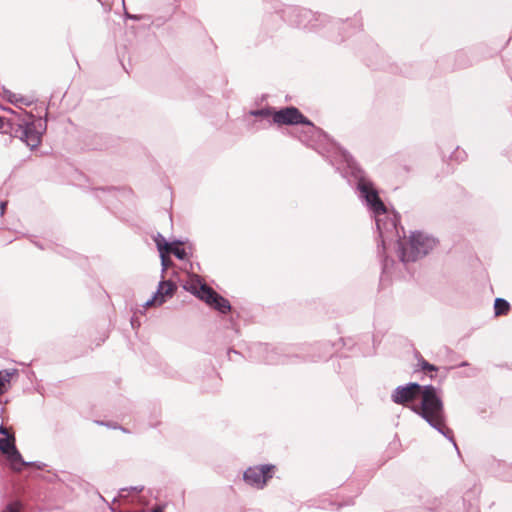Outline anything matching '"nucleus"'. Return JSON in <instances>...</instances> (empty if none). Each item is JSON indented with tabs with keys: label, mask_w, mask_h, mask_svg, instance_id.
<instances>
[{
	"label": "nucleus",
	"mask_w": 512,
	"mask_h": 512,
	"mask_svg": "<svg viewBox=\"0 0 512 512\" xmlns=\"http://www.w3.org/2000/svg\"><path fill=\"white\" fill-rule=\"evenodd\" d=\"M126 16H127L128 18H130V19H133V20H139V19H140V17H139V16H137V15H130V14H126Z\"/></svg>",
	"instance_id": "30"
},
{
	"label": "nucleus",
	"mask_w": 512,
	"mask_h": 512,
	"mask_svg": "<svg viewBox=\"0 0 512 512\" xmlns=\"http://www.w3.org/2000/svg\"><path fill=\"white\" fill-rule=\"evenodd\" d=\"M0 451L6 455L11 469L16 472H21V467L18 464H28L27 461L23 460L22 455L15 446L14 435L0 438Z\"/></svg>",
	"instance_id": "8"
},
{
	"label": "nucleus",
	"mask_w": 512,
	"mask_h": 512,
	"mask_svg": "<svg viewBox=\"0 0 512 512\" xmlns=\"http://www.w3.org/2000/svg\"><path fill=\"white\" fill-rule=\"evenodd\" d=\"M420 396V406H412V410L421 416L432 428L451 441L454 447L457 448L453 431L446 426L444 404L436 387L432 385L423 386Z\"/></svg>",
	"instance_id": "2"
},
{
	"label": "nucleus",
	"mask_w": 512,
	"mask_h": 512,
	"mask_svg": "<svg viewBox=\"0 0 512 512\" xmlns=\"http://www.w3.org/2000/svg\"><path fill=\"white\" fill-rule=\"evenodd\" d=\"M149 512H163V508L161 506H157L156 508L152 509Z\"/></svg>",
	"instance_id": "29"
},
{
	"label": "nucleus",
	"mask_w": 512,
	"mask_h": 512,
	"mask_svg": "<svg viewBox=\"0 0 512 512\" xmlns=\"http://www.w3.org/2000/svg\"><path fill=\"white\" fill-rule=\"evenodd\" d=\"M418 364L421 367V369L424 371H437L438 370V368L435 365L430 364L429 362H427L424 359L419 360Z\"/></svg>",
	"instance_id": "22"
},
{
	"label": "nucleus",
	"mask_w": 512,
	"mask_h": 512,
	"mask_svg": "<svg viewBox=\"0 0 512 512\" xmlns=\"http://www.w3.org/2000/svg\"><path fill=\"white\" fill-rule=\"evenodd\" d=\"M250 115L254 117L268 118L270 116L273 117V112L268 108H263L250 111Z\"/></svg>",
	"instance_id": "18"
},
{
	"label": "nucleus",
	"mask_w": 512,
	"mask_h": 512,
	"mask_svg": "<svg viewBox=\"0 0 512 512\" xmlns=\"http://www.w3.org/2000/svg\"><path fill=\"white\" fill-rule=\"evenodd\" d=\"M29 464H18V466L21 467V469L24 467V466H34L36 467L37 469H43L45 467V464L42 463V462H28Z\"/></svg>",
	"instance_id": "23"
},
{
	"label": "nucleus",
	"mask_w": 512,
	"mask_h": 512,
	"mask_svg": "<svg viewBox=\"0 0 512 512\" xmlns=\"http://www.w3.org/2000/svg\"><path fill=\"white\" fill-rule=\"evenodd\" d=\"M155 242H159L160 245L166 250L168 254H173L179 260H184L187 257V252L184 248L179 247L182 244L181 241H174L169 243L166 239L158 233L154 238Z\"/></svg>",
	"instance_id": "11"
},
{
	"label": "nucleus",
	"mask_w": 512,
	"mask_h": 512,
	"mask_svg": "<svg viewBox=\"0 0 512 512\" xmlns=\"http://www.w3.org/2000/svg\"><path fill=\"white\" fill-rule=\"evenodd\" d=\"M111 511L112 512H116L115 509L113 507H110Z\"/></svg>",
	"instance_id": "32"
},
{
	"label": "nucleus",
	"mask_w": 512,
	"mask_h": 512,
	"mask_svg": "<svg viewBox=\"0 0 512 512\" xmlns=\"http://www.w3.org/2000/svg\"><path fill=\"white\" fill-rule=\"evenodd\" d=\"M4 110L7 111L8 113H11V114L17 116L20 122H21V119H23V118H26V119L27 118H29V119L33 118L32 114H29V113H27L24 110H21V112H17L15 110L11 109V108H4Z\"/></svg>",
	"instance_id": "19"
},
{
	"label": "nucleus",
	"mask_w": 512,
	"mask_h": 512,
	"mask_svg": "<svg viewBox=\"0 0 512 512\" xmlns=\"http://www.w3.org/2000/svg\"><path fill=\"white\" fill-rule=\"evenodd\" d=\"M296 25H297V26H302V27H304V28H306V27H307V24H306L302 19H301V20H299V21H297V22H296Z\"/></svg>",
	"instance_id": "28"
},
{
	"label": "nucleus",
	"mask_w": 512,
	"mask_h": 512,
	"mask_svg": "<svg viewBox=\"0 0 512 512\" xmlns=\"http://www.w3.org/2000/svg\"><path fill=\"white\" fill-rule=\"evenodd\" d=\"M0 434L5 435L6 437H7V436H10V435L8 434L7 429H6L3 425H0Z\"/></svg>",
	"instance_id": "27"
},
{
	"label": "nucleus",
	"mask_w": 512,
	"mask_h": 512,
	"mask_svg": "<svg viewBox=\"0 0 512 512\" xmlns=\"http://www.w3.org/2000/svg\"><path fill=\"white\" fill-rule=\"evenodd\" d=\"M6 205H7V202H1L0 203V215L2 216L5 212V208H6Z\"/></svg>",
	"instance_id": "26"
},
{
	"label": "nucleus",
	"mask_w": 512,
	"mask_h": 512,
	"mask_svg": "<svg viewBox=\"0 0 512 512\" xmlns=\"http://www.w3.org/2000/svg\"><path fill=\"white\" fill-rule=\"evenodd\" d=\"M274 469L275 466L269 464L249 467L244 472L243 479L250 486L261 489L273 477Z\"/></svg>",
	"instance_id": "6"
},
{
	"label": "nucleus",
	"mask_w": 512,
	"mask_h": 512,
	"mask_svg": "<svg viewBox=\"0 0 512 512\" xmlns=\"http://www.w3.org/2000/svg\"><path fill=\"white\" fill-rule=\"evenodd\" d=\"M391 263H393V260H391ZM390 260L388 257H384L382 259V266H383V272L386 273L389 269Z\"/></svg>",
	"instance_id": "24"
},
{
	"label": "nucleus",
	"mask_w": 512,
	"mask_h": 512,
	"mask_svg": "<svg viewBox=\"0 0 512 512\" xmlns=\"http://www.w3.org/2000/svg\"><path fill=\"white\" fill-rule=\"evenodd\" d=\"M144 490V486L142 485H139V486H131L129 488H122L120 489V492H119V498H122V497H125L124 495V492L126 491H133V492H137V493H140Z\"/></svg>",
	"instance_id": "21"
},
{
	"label": "nucleus",
	"mask_w": 512,
	"mask_h": 512,
	"mask_svg": "<svg viewBox=\"0 0 512 512\" xmlns=\"http://www.w3.org/2000/svg\"><path fill=\"white\" fill-rule=\"evenodd\" d=\"M2 125H3V118L0 117V128L2 127Z\"/></svg>",
	"instance_id": "31"
},
{
	"label": "nucleus",
	"mask_w": 512,
	"mask_h": 512,
	"mask_svg": "<svg viewBox=\"0 0 512 512\" xmlns=\"http://www.w3.org/2000/svg\"><path fill=\"white\" fill-rule=\"evenodd\" d=\"M155 243H156L157 249L160 253L162 273H164L172 265L173 262H172L171 258L168 256V253L166 252V250L160 245V243L159 242H155Z\"/></svg>",
	"instance_id": "16"
},
{
	"label": "nucleus",
	"mask_w": 512,
	"mask_h": 512,
	"mask_svg": "<svg viewBox=\"0 0 512 512\" xmlns=\"http://www.w3.org/2000/svg\"><path fill=\"white\" fill-rule=\"evenodd\" d=\"M11 132L30 149L37 148L41 143L42 131L37 129L36 123L29 118H23L15 125L11 124Z\"/></svg>",
	"instance_id": "4"
},
{
	"label": "nucleus",
	"mask_w": 512,
	"mask_h": 512,
	"mask_svg": "<svg viewBox=\"0 0 512 512\" xmlns=\"http://www.w3.org/2000/svg\"><path fill=\"white\" fill-rule=\"evenodd\" d=\"M398 222H396V225ZM389 239L386 240V245L394 242L397 246L399 259L403 262H414L419 258L424 257L431 251L435 245L436 240L426 234L421 232H413L410 236V240L408 246L405 247L404 243L401 240V236L399 234L398 227L396 226V231L394 233L389 234Z\"/></svg>",
	"instance_id": "3"
},
{
	"label": "nucleus",
	"mask_w": 512,
	"mask_h": 512,
	"mask_svg": "<svg viewBox=\"0 0 512 512\" xmlns=\"http://www.w3.org/2000/svg\"><path fill=\"white\" fill-rule=\"evenodd\" d=\"M299 16H300L301 18H305V19H307V18L312 17V16H313V14H312V12H311V11H308V10H301V11H299Z\"/></svg>",
	"instance_id": "25"
},
{
	"label": "nucleus",
	"mask_w": 512,
	"mask_h": 512,
	"mask_svg": "<svg viewBox=\"0 0 512 512\" xmlns=\"http://www.w3.org/2000/svg\"><path fill=\"white\" fill-rule=\"evenodd\" d=\"M510 309V304L503 298H496L494 302V311L496 316L505 315Z\"/></svg>",
	"instance_id": "15"
},
{
	"label": "nucleus",
	"mask_w": 512,
	"mask_h": 512,
	"mask_svg": "<svg viewBox=\"0 0 512 512\" xmlns=\"http://www.w3.org/2000/svg\"><path fill=\"white\" fill-rule=\"evenodd\" d=\"M21 504L20 502L16 501L13 503H9L6 505V507L1 512H20Z\"/></svg>",
	"instance_id": "20"
},
{
	"label": "nucleus",
	"mask_w": 512,
	"mask_h": 512,
	"mask_svg": "<svg viewBox=\"0 0 512 512\" xmlns=\"http://www.w3.org/2000/svg\"><path fill=\"white\" fill-rule=\"evenodd\" d=\"M253 352L263 354L262 360L268 364H278L282 361L279 359L278 353L267 344L259 343L254 346Z\"/></svg>",
	"instance_id": "12"
},
{
	"label": "nucleus",
	"mask_w": 512,
	"mask_h": 512,
	"mask_svg": "<svg viewBox=\"0 0 512 512\" xmlns=\"http://www.w3.org/2000/svg\"><path fill=\"white\" fill-rule=\"evenodd\" d=\"M423 390V386L417 382H410L403 386H398L391 394V400L395 404L405 405L413 401Z\"/></svg>",
	"instance_id": "9"
},
{
	"label": "nucleus",
	"mask_w": 512,
	"mask_h": 512,
	"mask_svg": "<svg viewBox=\"0 0 512 512\" xmlns=\"http://www.w3.org/2000/svg\"><path fill=\"white\" fill-rule=\"evenodd\" d=\"M176 289V284L171 280L160 281L153 297L145 302V307H149L151 305H162L168 298L173 296Z\"/></svg>",
	"instance_id": "10"
},
{
	"label": "nucleus",
	"mask_w": 512,
	"mask_h": 512,
	"mask_svg": "<svg viewBox=\"0 0 512 512\" xmlns=\"http://www.w3.org/2000/svg\"><path fill=\"white\" fill-rule=\"evenodd\" d=\"M13 372L8 370L0 371V395L6 391V384L10 382Z\"/></svg>",
	"instance_id": "17"
},
{
	"label": "nucleus",
	"mask_w": 512,
	"mask_h": 512,
	"mask_svg": "<svg viewBox=\"0 0 512 512\" xmlns=\"http://www.w3.org/2000/svg\"><path fill=\"white\" fill-rule=\"evenodd\" d=\"M194 293L199 299L205 301L208 305L213 306L222 314H226L231 310L229 301L205 283L200 284L199 289L195 290Z\"/></svg>",
	"instance_id": "7"
},
{
	"label": "nucleus",
	"mask_w": 512,
	"mask_h": 512,
	"mask_svg": "<svg viewBox=\"0 0 512 512\" xmlns=\"http://www.w3.org/2000/svg\"><path fill=\"white\" fill-rule=\"evenodd\" d=\"M273 123L278 125H305L310 132H316V126L296 107H286L273 112Z\"/></svg>",
	"instance_id": "5"
},
{
	"label": "nucleus",
	"mask_w": 512,
	"mask_h": 512,
	"mask_svg": "<svg viewBox=\"0 0 512 512\" xmlns=\"http://www.w3.org/2000/svg\"><path fill=\"white\" fill-rule=\"evenodd\" d=\"M323 135L322 130L316 127V132H310V129L303 125V128L298 132V139L307 146L314 147L316 141Z\"/></svg>",
	"instance_id": "13"
},
{
	"label": "nucleus",
	"mask_w": 512,
	"mask_h": 512,
	"mask_svg": "<svg viewBox=\"0 0 512 512\" xmlns=\"http://www.w3.org/2000/svg\"><path fill=\"white\" fill-rule=\"evenodd\" d=\"M340 155L343 162L351 170V172L358 178L357 189L359 196L363 199L367 207L373 212L376 222V227L381 239V248L384 252L386 249V240L390 235L396 231V222L398 218L396 214L389 215L387 209L380 199L377 190L374 188L372 182L363 176V172L357 167L353 157L345 150H340Z\"/></svg>",
	"instance_id": "1"
},
{
	"label": "nucleus",
	"mask_w": 512,
	"mask_h": 512,
	"mask_svg": "<svg viewBox=\"0 0 512 512\" xmlns=\"http://www.w3.org/2000/svg\"><path fill=\"white\" fill-rule=\"evenodd\" d=\"M3 97L11 104L21 108V106H31L34 100L27 96L14 93L8 89H4Z\"/></svg>",
	"instance_id": "14"
}]
</instances>
